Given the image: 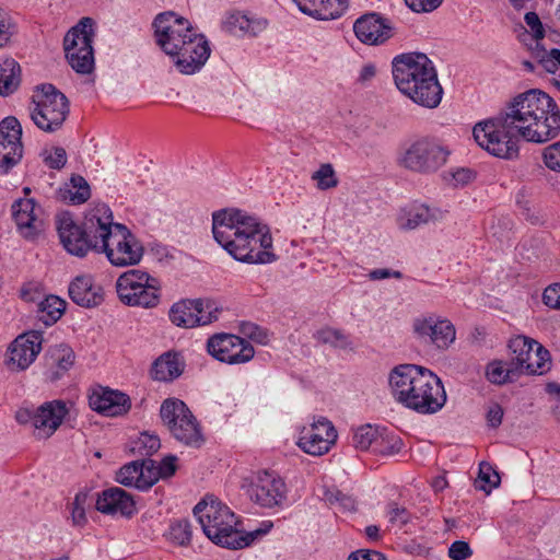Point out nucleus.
Returning <instances> with one entry per match:
<instances>
[{"label":"nucleus","instance_id":"nucleus-60","mask_svg":"<svg viewBox=\"0 0 560 560\" xmlns=\"http://www.w3.org/2000/svg\"><path fill=\"white\" fill-rule=\"evenodd\" d=\"M328 500L332 502L339 503L347 511L355 510V501L340 491H336L335 494H331Z\"/></svg>","mask_w":560,"mask_h":560},{"label":"nucleus","instance_id":"nucleus-37","mask_svg":"<svg viewBox=\"0 0 560 560\" xmlns=\"http://www.w3.org/2000/svg\"><path fill=\"white\" fill-rule=\"evenodd\" d=\"M432 215L430 209L423 205L416 206L405 211L398 218L399 228L402 230H413L425 224L431 220Z\"/></svg>","mask_w":560,"mask_h":560},{"label":"nucleus","instance_id":"nucleus-43","mask_svg":"<svg viewBox=\"0 0 560 560\" xmlns=\"http://www.w3.org/2000/svg\"><path fill=\"white\" fill-rule=\"evenodd\" d=\"M90 504L91 502L88 492L81 491L77 493L73 502L71 503V520L74 526L82 527L86 524L88 518L85 511Z\"/></svg>","mask_w":560,"mask_h":560},{"label":"nucleus","instance_id":"nucleus-50","mask_svg":"<svg viewBox=\"0 0 560 560\" xmlns=\"http://www.w3.org/2000/svg\"><path fill=\"white\" fill-rule=\"evenodd\" d=\"M444 178L454 187L465 186L475 178V173L470 168L462 167L450 171Z\"/></svg>","mask_w":560,"mask_h":560},{"label":"nucleus","instance_id":"nucleus-59","mask_svg":"<svg viewBox=\"0 0 560 560\" xmlns=\"http://www.w3.org/2000/svg\"><path fill=\"white\" fill-rule=\"evenodd\" d=\"M503 418V409L499 404H491L487 411V421L490 427L498 428Z\"/></svg>","mask_w":560,"mask_h":560},{"label":"nucleus","instance_id":"nucleus-8","mask_svg":"<svg viewBox=\"0 0 560 560\" xmlns=\"http://www.w3.org/2000/svg\"><path fill=\"white\" fill-rule=\"evenodd\" d=\"M70 113L67 96L52 84L37 86L32 95L30 115L33 122L45 132L59 130Z\"/></svg>","mask_w":560,"mask_h":560},{"label":"nucleus","instance_id":"nucleus-24","mask_svg":"<svg viewBox=\"0 0 560 560\" xmlns=\"http://www.w3.org/2000/svg\"><path fill=\"white\" fill-rule=\"evenodd\" d=\"M90 406L100 413L117 417L127 413L131 402L130 398L121 392L103 389L90 396Z\"/></svg>","mask_w":560,"mask_h":560},{"label":"nucleus","instance_id":"nucleus-49","mask_svg":"<svg viewBox=\"0 0 560 560\" xmlns=\"http://www.w3.org/2000/svg\"><path fill=\"white\" fill-rule=\"evenodd\" d=\"M43 158L46 165L52 170H61L67 163V153L61 147L45 150L43 152Z\"/></svg>","mask_w":560,"mask_h":560},{"label":"nucleus","instance_id":"nucleus-4","mask_svg":"<svg viewBox=\"0 0 560 560\" xmlns=\"http://www.w3.org/2000/svg\"><path fill=\"white\" fill-rule=\"evenodd\" d=\"M394 398L418 413L431 415L446 402L441 380L431 371L413 364L396 366L389 375Z\"/></svg>","mask_w":560,"mask_h":560},{"label":"nucleus","instance_id":"nucleus-20","mask_svg":"<svg viewBox=\"0 0 560 560\" xmlns=\"http://www.w3.org/2000/svg\"><path fill=\"white\" fill-rule=\"evenodd\" d=\"M43 336L39 331L20 335L9 348L8 364L15 370H25L39 354Z\"/></svg>","mask_w":560,"mask_h":560},{"label":"nucleus","instance_id":"nucleus-22","mask_svg":"<svg viewBox=\"0 0 560 560\" xmlns=\"http://www.w3.org/2000/svg\"><path fill=\"white\" fill-rule=\"evenodd\" d=\"M68 409L62 400H51L43 404L35 411V431L37 439H48L62 423Z\"/></svg>","mask_w":560,"mask_h":560},{"label":"nucleus","instance_id":"nucleus-46","mask_svg":"<svg viewBox=\"0 0 560 560\" xmlns=\"http://www.w3.org/2000/svg\"><path fill=\"white\" fill-rule=\"evenodd\" d=\"M170 538L179 546H187L191 540V526L187 520H180L171 525Z\"/></svg>","mask_w":560,"mask_h":560},{"label":"nucleus","instance_id":"nucleus-3","mask_svg":"<svg viewBox=\"0 0 560 560\" xmlns=\"http://www.w3.org/2000/svg\"><path fill=\"white\" fill-rule=\"evenodd\" d=\"M154 36L162 50L175 58V65L184 74L198 71L210 56L208 40L192 31L191 24L172 11L156 15L153 21Z\"/></svg>","mask_w":560,"mask_h":560},{"label":"nucleus","instance_id":"nucleus-34","mask_svg":"<svg viewBox=\"0 0 560 560\" xmlns=\"http://www.w3.org/2000/svg\"><path fill=\"white\" fill-rule=\"evenodd\" d=\"M66 58L71 68L80 74H89L94 69V50L90 49L89 55L85 57L83 48L63 46Z\"/></svg>","mask_w":560,"mask_h":560},{"label":"nucleus","instance_id":"nucleus-64","mask_svg":"<svg viewBox=\"0 0 560 560\" xmlns=\"http://www.w3.org/2000/svg\"><path fill=\"white\" fill-rule=\"evenodd\" d=\"M375 73H376V69H375L374 65H372V63L365 65L360 71L359 81L360 82L370 81L372 78H374Z\"/></svg>","mask_w":560,"mask_h":560},{"label":"nucleus","instance_id":"nucleus-30","mask_svg":"<svg viewBox=\"0 0 560 560\" xmlns=\"http://www.w3.org/2000/svg\"><path fill=\"white\" fill-rule=\"evenodd\" d=\"M184 363L175 352H165L152 364L151 376L155 381L171 382L182 375Z\"/></svg>","mask_w":560,"mask_h":560},{"label":"nucleus","instance_id":"nucleus-32","mask_svg":"<svg viewBox=\"0 0 560 560\" xmlns=\"http://www.w3.org/2000/svg\"><path fill=\"white\" fill-rule=\"evenodd\" d=\"M225 26L234 35L257 36L266 30L267 22L265 20H253L246 14L237 12L226 19Z\"/></svg>","mask_w":560,"mask_h":560},{"label":"nucleus","instance_id":"nucleus-63","mask_svg":"<svg viewBox=\"0 0 560 560\" xmlns=\"http://www.w3.org/2000/svg\"><path fill=\"white\" fill-rule=\"evenodd\" d=\"M15 419L21 424H26L32 422L35 428V412H32L28 409H20L16 411Z\"/></svg>","mask_w":560,"mask_h":560},{"label":"nucleus","instance_id":"nucleus-38","mask_svg":"<svg viewBox=\"0 0 560 560\" xmlns=\"http://www.w3.org/2000/svg\"><path fill=\"white\" fill-rule=\"evenodd\" d=\"M487 377L493 384H504L506 382H514L518 374L514 365L503 362L490 363L487 368Z\"/></svg>","mask_w":560,"mask_h":560},{"label":"nucleus","instance_id":"nucleus-26","mask_svg":"<svg viewBox=\"0 0 560 560\" xmlns=\"http://www.w3.org/2000/svg\"><path fill=\"white\" fill-rule=\"evenodd\" d=\"M74 351L67 345H56L45 355L46 375L55 382L62 377L74 364Z\"/></svg>","mask_w":560,"mask_h":560},{"label":"nucleus","instance_id":"nucleus-2","mask_svg":"<svg viewBox=\"0 0 560 560\" xmlns=\"http://www.w3.org/2000/svg\"><path fill=\"white\" fill-rule=\"evenodd\" d=\"M214 240L236 260L267 264L276 260L269 228L243 210L230 208L213 212Z\"/></svg>","mask_w":560,"mask_h":560},{"label":"nucleus","instance_id":"nucleus-21","mask_svg":"<svg viewBox=\"0 0 560 560\" xmlns=\"http://www.w3.org/2000/svg\"><path fill=\"white\" fill-rule=\"evenodd\" d=\"M359 40L368 45H380L393 36V27L387 19L377 13H369L359 18L353 25Z\"/></svg>","mask_w":560,"mask_h":560},{"label":"nucleus","instance_id":"nucleus-15","mask_svg":"<svg viewBox=\"0 0 560 560\" xmlns=\"http://www.w3.org/2000/svg\"><path fill=\"white\" fill-rule=\"evenodd\" d=\"M22 127L19 120L9 116L0 122V173L7 174L22 159Z\"/></svg>","mask_w":560,"mask_h":560},{"label":"nucleus","instance_id":"nucleus-44","mask_svg":"<svg viewBox=\"0 0 560 560\" xmlns=\"http://www.w3.org/2000/svg\"><path fill=\"white\" fill-rule=\"evenodd\" d=\"M517 206L521 214L532 225H544L546 223V214L541 208L533 203L528 199H518Z\"/></svg>","mask_w":560,"mask_h":560},{"label":"nucleus","instance_id":"nucleus-61","mask_svg":"<svg viewBox=\"0 0 560 560\" xmlns=\"http://www.w3.org/2000/svg\"><path fill=\"white\" fill-rule=\"evenodd\" d=\"M538 65L542 68L544 71L548 73H556L558 68L556 66L555 60L549 56V51L542 50L541 55L538 54Z\"/></svg>","mask_w":560,"mask_h":560},{"label":"nucleus","instance_id":"nucleus-9","mask_svg":"<svg viewBox=\"0 0 560 560\" xmlns=\"http://www.w3.org/2000/svg\"><path fill=\"white\" fill-rule=\"evenodd\" d=\"M160 415L172 435L180 443L200 447L205 441L199 423L186 404L176 398L165 399Z\"/></svg>","mask_w":560,"mask_h":560},{"label":"nucleus","instance_id":"nucleus-52","mask_svg":"<svg viewBox=\"0 0 560 560\" xmlns=\"http://www.w3.org/2000/svg\"><path fill=\"white\" fill-rule=\"evenodd\" d=\"M388 508V517L390 524L400 528L409 522L410 513L405 508L399 506L395 502L389 503Z\"/></svg>","mask_w":560,"mask_h":560},{"label":"nucleus","instance_id":"nucleus-5","mask_svg":"<svg viewBox=\"0 0 560 560\" xmlns=\"http://www.w3.org/2000/svg\"><path fill=\"white\" fill-rule=\"evenodd\" d=\"M393 77L398 90L416 104L435 108L443 90L432 61L420 52L397 56L393 60Z\"/></svg>","mask_w":560,"mask_h":560},{"label":"nucleus","instance_id":"nucleus-47","mask_svg":"<svg viewBox=\"0 0 560 560\" xmlns=\"http://www.w3.org/2000/svg\"><path fill=\"white\" fill-rule=\"evenodd\" d=\"M194 305L197 306V317H211L209 324L215 322L222 311V307H220L219 304L211 299H196L194 300Z\"/></svg>","mask_w":560,"mask_h":560},{"label":"nucleus","instance_id":"nucleus-29","mask_svg":"<svg viewBox=\"0 0 560 560\" xmlns=\"http://www.w3.org/2000/svg\"><path fill=\"white\" fill-rule=\"evenodd\" d=\"M94 24L92 18H82L67 32L63 38V46L83 48L85 57L90 56V49H93L92 42L95 35Z\"/></svg>","mask_w":560,"mask_h":560},{"label":"nucleus","instance_id":"nucleus-14","mask_svg":"<svg viewBox=\"0 0 560 560\" xmlns=\"http://www.w3.org/2000/svg\"><path fill=\"white\" fill-rule=\"evenodd\" d=\"M208 352L221 362L241 364L254 358L253 346L245 339L231 334H217L208 339Z\"/></svg>","mask_w":560,"mask_h":560},{"label":"nucleus","instance_id":"nucleus-10","mask_svg":"<svg viewBox=\"0 0 560 560\" xmlns=\"http://www.w3.org/2000/svg\"><path fill=\"white\" fill-rule=\"evenodd\" d=\"M95 217H103V214L95 210V213L86 220L84 228H81L73 221L70 213L63 212L57 215L56 226L59 238L70 255L82 258L91 250L98 253V233L91 232L92 219Z\"/></svg>","mask_w":560,"mask_h":560},{"label":"nucleus","instance_id":"nucleus-12","mask_svg":"<svg viewBox=\"0 0 560 560\" xmlns=\"http://www.w3.org/2000/svg\"><path fill=\"white\" fill-rule=\"evenodd\" d=\"M511 364L521 374L542 375L551 368L550 353L539 342L525 336L510 340Z\"/></svg>","mask_w":560,"mask_h":560},{"label":"nucleus","instance_id":"nucleus-19","mask_svg":"<svg viewBox=\"0 0 560 560\" xmlns=\"http://www.w3.org/2000/svg\"><path fill=\"white\" fill-rule=\"evenodd\" d=\"M337 439V432L330 421L320 419L311 429L303 431L298 445L307 454L320 456L326 454Z\"/></svg>","mask_w":560,"mask_h":560},{"label":"nucleus","instance_id":"nucleus-7","mask_svg":"<svg viewBox=\"0 0 560 560\" xmlns=\"http://www.w3.org/2000/svg\"><path fill=\"white\" fill-rule=\"evenodd\" d=\"M96 211L103 217L92 219L91 232L98 233V253H105L109 262L116 267L138 265L144 254L142 243L126 225L113 222L107 206L97 207Z\"/></svg>","mask_w":560,"mask_h":560},{"label":"nucleus","instance_id":"nucleus-33","mask_svg":"<svg viewBox=\"0 0 560 560\" xmlns=\"http://www.w3.org/2000/svg\"><path fill=\"white\" fill-rule=\"evenodd\" d=\"M20 65L12 58L0 63V95L13 93L20 84Z\"/></svg>","mask_w":560,"mask_h":560},{"label":"nucleus","instance_id":"nucleus-18","mask_svg":"<svg viewBox=\"0 0 560 560\" xmlns=\"http://www.w3.org/2000/svg\"><path fill=\"white\" fill-rule=\"evenodd\" d=\"M42 210L33 198L19 199L12 205V214L21 235L35 240L45 228Z\"/></svg>","mask_w":560,"mask_h":560},{"label":"nucleus","instance_id":"nucleus-56","mask_svg":"<svg viewBox=\"0 0 560 560\" xmlns=\"http://www.w3.org/2000/svg\"><path fill=\"white\" fill-rule=\"evenodd\" d=\"M524 20L533 32V36L536 40L542 39L545 37V28L536 12H527L524 16Z\"/></svg>","mask_w":560,"mask_h":560},{"label":"nucleus","instance_id":"nucleus-53","mask_svg":"<svg viewBox=\"0 0 560 560\" xmlns=\"http://www.w3.org/2000/svg\"><path fill=\"white\" fill-rule=\"evenodd\" d=\"M402 441L399 438L384 439L380 436L378 445L375 446V452L382 455H395L402 448Z\"/></svg>","mask_w":560,"mask_h":560},{"label":"nucleus","instance_id":"nucleus-1","mask_svg":"<svg viewBox=\"0 0 560 560\" xmlns=\"http://www.w3.org/2000/svg\"><path fill=\"white\" fill-rule=\"evenodd\" d=\"M560 132V109L547 93L533 89L515 96L503 112L475 125L476 142L490 154L513 160L520 138L542 143Z\"/></svg>","mask_w":560,"mask_h":560},{"label":"nucleus","instance_id":"nucleus-58","mask_svg":"<svg viewBox=\"0 0 560 560\" xmlns=\"http://www.w3.org/2000/svg\"><path fill=\"white\" fill-rule=\"evenodd\" d=\"M242 331L245 336H247L248 338H250L252 340H254L256 342H259V343L266 342L267 334L261 328H259L258 326H256L254 324H250V323L243 324Z\"/></svg>","mask_w":560,"mask_h":560},{"label":"nucleus","instance_id":"nucleus-40","mask_svg":"<svg viewBox=\"0 0 560 560\" xmlns=\"http://www.w3.org/2000/svg\"><path fill=\"white\" fill-rule=\"evenodd\" d=\"M380 435L375 428L371 425H362L358 428L353 434V446L360 451H366L374 444L378 445Z\"/></svg>","mask_w":560,"mask_h":560},{"label":"nucleus","instance_id":"nucleus-27","mask_svg":"<svg viewBox=\"0 0 560 560\" xmlns=\"http://www.w3.org/2000/svg\"><path fill=\"white\" fill-rule=\"evenodd\" d=\"M69 296L83 307H94L102 303V288L93 283L91 276H78L69 285Z\"/></svg>","mask_w":560,"mask_h":560},{"label":"nucleus","instance_id":"nucleus-25","mask_svg":"<svg viewBox=\"0 0 560 560\" xmlns=\"http://www.w3.org/2000/svg\"><path fill=\"white\" fill-rule=\"evenodd\" d=\"M148 467V458L133 460L118 470L116 480L126 487L147 490L156 482L155 475L147 472Z\"/></svg>","mask_w":560,"mask_h":560},{"label":"nucleus","instance_id":"nucleus-48","mask_svg":"<svg viewBox=\"0 0 560 560\" xmlns=\"http://www.w3.org/2000/svg\"><path fill=\"white\" fill-rule=\"evenodd\" d=\"M71 184L73 188H75L77 190L75 192H70V200L74 205L85 202L91 196L90 186L88 182L82 176L75 175L71 177Z\"/></svg>","mask_w":560,"mask_h":560},{"label":"nucleus","instance_id":"nucleus-41","mask_svg":"<svg viewBox=\"0 0 560 560\" xmlns=\"http://www.w3.org/2000/svg\"><path fill=\"white\" fill-rule=\"evenodd\" d=\"M161 447L160 439L156 435L142 433L137 441L133 442L131 452L141 457H150Z\"/></svg>","mask_w":560,"mask_h":560},{"label":"nucleus","instance_id":"nucleus-57","mask_svg":"<svg viewBox=\"0 0 560 560\" xmlns=\"http://www.w3.org/2000/svg\"><path fill=\"white\" fill-rule=\"evenodd\" d=\"M542 301L547 306L560 310V283L547 287L542 294Z\"/></svg>","mask_w":560,"mask_h":560},{"label":"nucleus","instance_id":"nucleus-55","mask_svg":"<svg viewBox=\"0 0 560 560\" xmlns=\"http://www.w3.org/2000/svg\"><path fill=\"white\" fill-rule=\"evenodd\" d=\"M408 8L417 13H429L436 10L443 0H405Z\"/></svg>","mask_w":560,"mask_h":560},{"label":"nucleus","instance_id":"nucleus-6","mask_svg":"<svg viewBox=\"0 0 560 560\" xmlns=\"http://www.w3.org/2000/svg\"><path fill=\"white\" fill-rule=\"evenodd\" d=\"M205 535L215 545L229 549H242L249 546L257 537L267 534L272 523L249 533L236 529V517L231 509L213 497H206L194 508Z\"/></svg>","mask_w":560,"mask_h":560},{"label":"nucleus","instance_id":"nucleus-17","mask_svg":"<svg viewBox=\"0 0 560 560\" xmlns=\"http://www.w3.org/2000/svg\"><path fill=\"white\" fill-rule=\"evenodd\" d=\"M413 330L419 338L431 342L439 349H447L456 336L455 327L448 319L434 315L416 318Z\"/></svg>","mask_w":560,"mask_h":560},{"label":"nucleus","instance_id":"nucleus-62","mask_svg":"<svg viewBox=\"0 0 560 560\" xmlns=\"http://www.w3.org/2000/svg\"><path fill=\"white\" fill-rule=\"evenodd\" d=\"M348 560H386V558L377 551L358 550L352 552Z\"/></svg>","mask_w":560,"mask_h":560},{"label":"nucleus","instance_id":"nucleus-31","mask_svg":"<svg viewBox=\"0 0 560 560\" xmlns=\"http://www.w3.org/2000/svg\"><path fill=\"white\" fill-rule=\"evenodd\" d=\"M194 300H183L170 310V319L177 327L192 328L198 325H208L211 317H197Z\"/></svg>","mask_w":560,"mask_h":560},{"label":"nucleus","instance_id":"nucleus-36","mask_svg":"<svg viewBox=\"0 0 560 560\" xmlns=\"http://www.w3.org/2000/svg\"><path fill=\"white\" fill-rule=\"evenodd\" d=\"M66 302L56 295H49L38 305L39 319L45 325L55 324L63 314Z\"/></svg>","mask_w":560,"mask_h":560},{"label":"nucleus","instance_id":"nucleus-45","mask_svg":"<svg viewBox=\"0 0 560 560\" xmlns=\"http://www.w3.org/2000/svg\"><path fill=\"white\" fill-rule=\"evenodd\" d=\"M176 462L177 457L175 455H167L161 460L159 466H155L154 460L148 458L149 467L147 468V472L155 475L156 481L160 478H168L173 476L177 469Z\"/></svg>","mask_w":560,"mask_h":560},{"label":"nucleus","instance_id":"nucleus-16","mask_svg":"<svg viewBox=\"0 0 560 560\" xmlns=\"http://www.w3.org/2000/svg\"><path fill=\"white\" fill-rule=\"evenodd\" d=\"M252 501L262 508L279 505L285 498V485L281 478L269 471L258 472L248 489Z\"/></svg>","mask_w":560,"mask_h":560},{"label":"nucleus","instance_id":"nucleus-11","mask_svg":"<svg viewBox=\"0 0 560 560\" xmlns=\"http://www.w3.org/2000/svg\"><path fill=\"white\" fill-rule=\"evenodd\" d=\"M159 288L155 278L138 269L124 272L116 282L120 301L131 306H155L159 303Z\"/></svg>","mask_w":560,"mask_h":560},{"label":"nucleus","instance_id":"nucleus-35","mask_svg":"<svg viewBox=\"0 0 560 560\" xmlns=\"http://www.w3.org/2000/svg\"><path fill=\"white\" fill-rule=\"evenodd\" d=\"M315 338L318 342L323 345H328L336 349L341 350H353V342L349 335L343 332L340 329L325 327L318 330L315 335Z\"/></svg>","mask_w":560,"mask_h":560},{"label":"nucleus","instance_id":"nucleus-54","mask_svg":"<svg viewBox=\"0 0 560 560\" xmlns=\"http://www.w3.org/2000/svg\"><path fill=\"white\" fill-rule=\"evenodd\" d=\"M472 555V550L468 542L456 540L448 548V557L452 560H466Z\"/></svg>","mask_w":560,"mask_h":560},{"label":"nucleus","instance_id":"nucleus-13","mask_svg":"<svg viewBox=\"0 0 560 560\" xmlns=\"http://www.w3.org/2000/svg\"><path fill=\"white\" fill-rule=\"evenodd\" d=\"M450 154L447 147L433 139L422 138L410 144L402 154L400 164L410 171L428 174L442 167Z\"/></svg>","mask_w":560,"mask_h":560},{"label":"nucleus","instance_id":"nucleus-39","mask_svg":"<svg viewBox=\"0 0 560 560\" xmlns=\"http://www.w3.org/2000/svg\"><path fill=\"white\" fill-rule=\"evenodd\" d=\"M499 485V474L493 470L488 463H481L479 466L478 479L475 481L476 489L482 490L489 494L491 490L497 488Z\"/></svg>","mask_w":560,"mask_h":560},{"label":"nucleus","instance_id":"nucleus-28","mask_svg":"<svg viewBox=\"0 0 560 560\" xmlns=\"http://www.w3.org/2000/svg\"><path fill=\"white\" fill-rule=\"evenodd\" d=\"M299 9L319 20L339 18L347 9V0H293Z\"/></svg>","mask_w":560,"mask_h":560},{"label":"nucleus","instance_id":"nucleus-51","mask_svg":"<svg viewBox=\"0 0 560 560\" xmlns=\"http://www.w3.org/2000/svg\"><path fill=\"white\" fill-rule=\"evenodd\" d=\"M542 158L546 166L555 172H560V141L544 149Z\"/></svg>","mask_w":560,"mask_h":560},{"label":"nucleus","instance_id":"nucleus-23","mask_svg":"<svg viewBox=\"0 0 560 560\" xmlns=\"http://www.w3.org/2000/svg\"><path fill=\"white\" fill-rule=\"evenodd\" d=\"M96 510L104 514H120L130 517L136 513L132 497L125 490L114 487L104 490L96 500Z\"/></svg>","mask_w":560,"mask_h":560},{"label":"nucleus","instance_id":"nucleus-42","mask_svg":"<svg viewBox=\"0 0 560 560\" xmlns=\"http://www.w3.org/2000/svg\"><path fill=\"white\" fill-rule=\"evenodd\" d=\"M312 179L320 190H328L338 185L336 172L330 163L322 164L317 171L312 174Z\"/></svg>","mask_w":560,"mask_h":560}]
</instances>
